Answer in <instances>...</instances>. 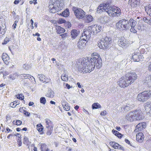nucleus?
<instances>
[{
	"label": "nucleus",
	"mask_w": 151,
	"mask_h": 151,
	"mask_svg": "<svg viewBox=\"0 0 151 151\" xmlns=\"http://www.w3.org/2000/svg\"><path fill=\"white\" fill-rule=\"evenodd\" d=\"M91 56L92 57L83 58L77 60L76 64L78 71L86 73L93 70L95 66L97 68L101 67L102 60L99 55L97 53L95 52L92 54Z\"/></svg>",
	"instance_id": "f257e3e1"
},
{
	"label": "nucleus",
	"mask_w": 151,
	"mask_h": 151,
	"mask_svg": "<svg viewBox=\"0 0 151 151\" xmlns=\"http://www.w3.org/2000/svg\"><path fill=\"white\" fill-rule=\"evenodd\" d=\"M137 78V75L135 73H128L126 74L125 77L121 78L118 83L120 87L124 88L132 83Z\"/></svg>",
	"instance_id": "f03ea898"
},
{
	"label": "nucleus",
	"mask_w": 151,
	"mask_h": 151,
	"mask_svg": "<svg viewBox=\"0 0 151 151\" xmlns=\"http://www.w3.org/2000/svg\"><path fill=\"white\" fill-rule=\"evenodd\" d=\"M91 32L89 30H85L82 34L77 45L78 48L82 49L86 45V42L88 41L91 37Z\"/></svg>",
	"instance_id": "7ed1b4c3"
},
{
	"label": "nucleus",
	"mask_w": 151,
	"mask_h": 151,
	"mask_svg": "<svg viewBox=\"0 0 151 151\" xmlns=\"http://www.w3.org/2000/svg\"><path fill=\"white\" fill-rule=\"evenodd\" d=\"M113 6H110L109 3L103 4L100 5L98 7L97 12L101 13L102 12H106L110 16H114V10H113Z\"/></svg>",
	"instance_id": "20e7f679"
},
{
	"label": "nucleus",
	"mask_w": 151,
	"mask_h": 151,
	"mask_svg": "<svg viewBox=\"0 0 151 151\" xmlns=\"http://www.w3.org/2000/svg\"><path fill=\"white\" fill-rule=\"evenodd\" d=\"M111 38L110 37L106 36L99 41L98 45L100 48L105 49L111 46Z\"/></svg>",
	"instance_id": "39448f33"
},
{
	"label": "nucleus",
	"mask_w": 151,
	"mask_h": 151,
	"mask_svg": "<svg viewBox=\"0 0 151 151\" xmlns=\"http://www.w3.org/2000/svg\"><path fill=\"white\" fill-rule=\"evenodd\" d=\"M116 26L120 30H127L130 29L129 21L125 19L119 20L116 23Z\"/></svg>",
	"instance_id": "423d86ee"
},
{
	"label": "nucleus",
	"mask_w": 151,
	"mask_h": 151,
	"mask_svg": "<svg viewBox=\"0 0 151 151\" xmlns=\"http://www.w3.org/2000/svg\"><path fill=\"white\" fill-rule=\"evenodd\" d=\"M151 96V90L144 91L139 93L137 96L138 100L144 102L147 101Z\"/></svg>",
	"instance_id": "0eeeda50"
},
{
	"label": "nucleus",
	"mask_w": 151,
	"mask_h": 151,
	"mask_svg": "<svg viewBox=\"0 0 151 151\" xmlns=\"http://www.w3.org/2000/svg\"><path fill=\"white\" fill-rule=\"evenodd\" d=\"M52 3L50 4L49 7L50 11L53 13L58 12V8L60 6V2L59 0H52Z\"/></svg>",
	"instance_id": "6e6552de"
},
{
	"label": "nucleus",
	"mask_w": 151,
	"mask_h": 151,
	"mask_svg": "<svg viewBox=\"0 0 151 151\" xmlns=\"http://www.w3.org/2000/svg\"><path fill=\"white\" fill-rule=\"evenodd\" d=\"M73 11L76 17L78 19H82L85 16V12L82 9L73 7L72 8Z\"/></svg>",
	"instance_id": "1a4fd4ad"
},
{
	"label": "nucleus",
	"mask_w": 151,
	"mask_h": 151,
	"mask_svg": "<svg viewBox=\"0 0 151 151\" xmlns=\"http://www.w3.org/2000/svg\"><path fill=\"white\" fill-rule=\"evenodd\" d=\"M89 29L86 30L90 31L91 32V34L93 32V35H96L98 32L100 31L102 29V27L100 26H97L95 24L94 25H92L91 26L88 27Z\"/></svg>",
	"instance_id": "9d476101"
},
{
	"label": "nucleus",
	"mask_w": 151,
	"mask_h": 151,
	"mask_svg": "<svg viewBox=\"0 0 151 151\" xmlns=\"http://www.w3.org/2000/svg\"><path fill=\"white\" fill-rule=\"evenodd\" d=\"M128 41L124 37H122L118 42L119 45L122 48H126L128 46Z\"/></svg>",
	"instance_id": "9b49d317"
},
{
	"label": "nucleus",
	"mask_w": 151,
	"mask_h": 151,
	"mask_svg": "<svg viewBox=\"0 0 151 151\" xmlns=\"http://www.w3.org/2000/svg\"><path fill=\"white\" fill-rule=\"evenodd\" d=\"M129 2L133 9H136L140 4V0H129Z\"/></svg>",
	"instance_id": "f8f14e48"
},
{
	"label": "nucleus",
	"mask_w": 151,
	"mask_h": 151,
	"mask_svg": "<svg viewBox=\"0 0 151 151\" xmlns=\"http://www.w3.org/2000/svg\"><path fill=\"white\" fill-rule=\"evenodd\" d=\"M134 112L135 120H139L143 118L142 112L139 110H136Z\"/></svg>",
	"instance_id": "ddd939ff"
},
{
	"label": "nucleus",
	"mask_w": 151,
	"mask_h": 151,
	"mask_svg": "<svg viewBox=\"0 0 151 151\" xmlns=\"http://www.w3.org/2000/svg\"><path fill=\"white\" fill-rule=\"evenodd\" d=\"M146 123L145 122H142L138 124L136 126L135 131L136 132H139L143 130L146 127Z\"/></svg>",
	"instance_id": "4468645a"
},
{
	"label": "nucleus",
	"mask_w": 151,
	"mask_h": 151,
	"mask_svg": "<svg viewBox=\"0 0 151 151\" xmlns=\"http://www.w3.org/2000/svg\"><path fill=\"white\" fill-rule=\"evenodd\" d=\"M99 21L101 23H106L109 22V17L106 16H102L99 18Z\"/></svg>",
	"instance_id": "2eb2a0df"
},
{
	"label": "nucleus",
	"mask_w": 151,
	"mask_h": 151,
	"mask_svg": "<svg viewBox=\"0 0 151 151\" xmlns=\"http://www.w3.org/2000/svg\"><path fill=\"white\" fill-rule=\"evenodd\" d=\"M144 105L145 111L151 115V102H147Z\"/></svg>",
	"instance_id": "dca6fc26"
},
{
	"label": "nucleus",
	"mask_w": 151,
	"mask_h": 151,
	"mask_svg": "<svg viewBox=\"0 0 151 151\" xmlns=\"http://www.w3.org/2000/svg\"><path fill=\"white\" fill-rule=\"evenodd\" d=\"M144 135L142 132H139L136 135V140L139 142H142L144 140Z\"/></svg>",
	"instance_id": "f3484780"
},
{
	"label": "nucleus",
	"mask_w": 151,
	"mask_h": 151,
	"mask_svg": "<svg viewBox=\"0 0 151 151\" xmlns=\"http://www.w3.org/2000/svg\"><path fill=\"white\" fill-rule=\"evenodd\" d=\"M134 112H129L126 116V118L128 121L132 122L135 120V117H134Z\"/></svg>",
	"instance_id": "a211bd4d"
},
{
	"label": "nucleus",
	"mask_w": 151,
	"mask_h": 151,
	"mask_svg": "<svg viewBox=\"0 0 151 151\" xmlns=\"http://www.w3.org/2000/svg\"><path fill=\"white\" fill-rule=\"evenodd\" d=\"M37 77L41 81L44 83H47L49 81V79L46 78L45 76L42 74H38Z\"/></svg>",
	"instance_id": "6ab92c4d"
},
{
	"label": "nucleus",
	"mask_w": 151,
	"mask_h": 151,
	"mask_svg": "<svg viewBox=\"0 0 151 151\" xmlns=\"http://www.w3.org/2000/svg\"><path fill=\"white\" fill-rule=\"evenodd\" d=\"M2 58L6 65H8L9 64L8 60H9V58L6 53L3 54L2 55Z\"/></svg>",
	"instance_id": "aec40b11"
},
{
	"label": "nucleus",
	"mask_w": 151,
	"mask_h": 151,
	"mask_svg": "<svg viewBox=\"0 0 151 151\" xmlns=\"http://www.w3.org/2000/svg\"><path fill=\"white\" fill-rule=\"evenodd\" d=\"M132 58L134 61L138 62H140L141 60L140 59H142L143 57L141 55H138L134 54L132 55Z\"/></svg>",
	"instance_id": "412c9836"
},
{
	"label": "nucleus",
	"mask_w": 151,
	"mask_h": 151,
	"mask_svg": "<svg viewBox=\"0 0 151 151\" xmlns=\"http://www.w3.org/2000/svg\"><path fill=\"white\" fill-rule=\"evenodd\" d=\"M45 123H46V126L47 129L53 127L52 125V122L50 119H45Z\"/></svg>",
	"instance_id": "4be33fe9"
},
{
	"label": "nucleus",
	"mask_w": 151,
	"mask_h": 151,
	"mask_svg": "<svg viewBox=\"0 0 151 151\" xmlns=\"http://www.w3.org/2000/svg\"><path fill=\"white\" fill-rule=\"evenodd\" d=\"M129 21V24L130 26V27H135L136 25L137 24V21L134 20L133 19H130Z\"/></svg>",
	"instance_id": "5701e85b"
},
{
	"label": "nucleus",
	"mask_w": 151,
	"mask_h": 151,
	"mask_svg": "<svg viewBox=\"0 0 151 151\" xmlns=\"http://www.w3.org/2000/svg\"><path fill=\"white\" fill-rule=\"evenodd\" d=\"M78 31L76 29L72 30L71 32V37L73 38H75L78 36Z\"/></svg>",
	"instance_id": "b1692460"
},
{
	"label": "nucleus",
	"mask_w": 151,
	"mask_h": 151,
	"mask_svg": "<svg viewBox=\"0 0 151 151\" xmlns=\"http://www.w3.org/2000/svg\"><path fill=\"white\" fill-rule=\"evenodd\" d=\"M60 15L65 17H68L69 15V12L68 9H66L62 14H60Z\"/></svg>",
	"instance_id": "393cba45"
},
{
	"label": "nucleus",
	"mask_w": 151,
	"mask_h": 151,
	"mask_svg": "<svg viewBox=\"0 0 151 151\" xmlns=\"http://www.w3.org/2000/svg\"><path fill=\"white\" fill-rule=\"evenodd\" d=\"M56 29L57 30L56 32L59 34L63 33L65 31V30L63 28L59 26L56 27Z\"/></svg>",
	"instance_id": "a878e982"
},
{
	"label": "nucleus",
	"mask_w": 151,
	"mask_h": 151,
	"mask_svg": "<svg viewBox=\"0 0 151 151\" xmlns=\"http://www.w3.org/2000/svg\"><path fill=\"white\" fill-rule=\"evenodd\" d=\"M40 149L41 151H50V150L47 147L46 145L45 144H42L41 145Z\"/></svg>",
	"instance_id": "bb28decb"
},
{
	"label": "nucleus",
	"mask_w": 151,
	"mask_h": 151,
	"mask_svg": "<svg viewBox=\"0 0 151 151\" xmlns=\"http://www.w3.org/2000/svg\"><path fill=\"white\" fill-rule=\"evenodd\" d=\"M149 86L151 85V76H149L146 78L145 82Z\"/></svg>",
	"instance_id": "cd10ccee"
},
{
	"label": "nucleus",
	"mask_w": 151,
	"mask_h": 151,
	"mask_svg": "<svg viewBox=\"0 0 151 151\" xmlns=\"http://www.w3.org/2000/svg\"><path fill=\"white\" fill-rule=\"evenodd\" d=\"M46 96L49 97L53 98L54 96V93L52 90H49L48 93L46 94Z\"/></svg>",
	"instance_id": "c85d7f7f"
},
{
	"label": "nucleus",
	"mask_w": 151,
	"mask_h": 151,
	"mask_svg": "<svg viewBox=\"0 0 151 151\" xmlns=\"http://www.w3.org/2000/svg\"><path fill=\"white\" fill-rule=\"evenodd\" d=\"M37 129L40 132L41 134L42 133V131L43 129V126L41 124H37L36 126Z\"/></svg>",
	"instance_id": "c756f323"
},
{
	"label": "nucleus",
	"mask_w": 151,
	"mask_h": 151,
	"mask_svg": "<svg viewBox=\"0 0 151 151\" xmlns=\"http://www.w3.org/2000/svg\"><path fill=\"white\" fill-rule=\"evenodd\" d=\"M101 106L98 103H94L92 106V108L93 109H97L101 108Z\"/></svg>",
	"instance_id": "7c9ffc66"
},
{
	"label": "nucleus",
	"mask_w": 151,
	"mask_h": 151,
	"mask_svg": "<svg viewBox=\"0 0 151 151\" xmlns=\"http://www.w3.org/2000/svg\"><path fill=\"white\" fill-rule=\"evenodd\" d=\"M145 11L149 14V13L151 12V4H149L147 6L145 7Z\"/></svg>",
	"instance_id": "2f4dec72"
},
{
	"label": "nucleus",
	"mask_w": 151,
	"mask_h": 151,
	"mask_svg": "<svg viewBox=\"0 0 151 151\" xmlns=\"http://www.w3.org/2000/svg\"><path fill=\"white\" fill-rule=\"evenodd\" d=\"M111 145L115 149H117L119 144L114 142H111L110 143Z\"/></svg>",
	"instance_id": "473e14b6"
},
{
	"label": "nucleus",
	"mask_w": 151,
	"mask_h": 151,
	"mask_svg": "<svg viewBox=\"0 0 151 151\" xmlns=\"http://www.w3.org/2000/svg\"><path fill=\"white\" fill-rule=\"evenodd\" d=\"M142 20L145 22L147 23L148 24L150 25L151 23V18L148 19L147 18L144 17L142 19Z\"/></svg>",
	"instance_id": "72a5a7b5"
},
{
	"label": "nucleus",
	"mask_w": 151,
	"mask_h": 151,
	"mask_svg": "<svg viewBox=\"0 0 151 151\" xmlns=\"http://www.w3.org/2000/svg\"><path fill=\"white\" fill-rule=\"evenodd\" d=\"M61 78L62 80L64 81H67L68 80V75L66 74H63L61 76Z\"/></svg>",
	"instance_id": "f704fd0d"
},
{
	"label": "nucleus",
	"mask_w": 151,
	"mask_h": 151,
	"mask_svg": "<svg viewBox=\"0 0 151 151\" xmlns=\"http://www.w3.org/2000/svg\"><path fill=\"white\" fill-rule=\"evenodd\" d=\"M18 75L17 73H15L9 75V77L12 80H14L16 78L18 77Z\"/></svg>",
	"instance_id": "c9c22d12"
},
{
	"label": "nucleus",
	"mask_w": 151,
	"mask_h": 151,
	"mask_svg": "<svg viewBox=\"0 0 151 151\" xmlns=\"http://www.w3.org/2000/svg\"><path fill=\"white\" fill-rule=\"evenodd\" d=\"M53 129V127H51L48 129V131H47L46 133L47 134L49 135H50L52 132Z\"/></svg>",
	"instance_id": "e433bc0d"
},
{
	"label": "nucleus",
	"mask_w": 151,
	"mask_h": 151,
	"mask_svg": "<svg viewBox=\"0 0 151 151\" xmlns=\"http://www.w3.org/2000/svg\"><path fill=\"white\" fill-rule=\"evenodd\" d=\"M21 75V77L22 78H24L25 79L29 78H31V76L29 74L26 75V74H22Z\"/></svg>",
	"instance_id": "4c0bfd02"
},
{
	"label": "nucleus",
	"mask_w": 151,
	"mask_h": 151,
	"mask_svg": "<svg viewBox=\"0 0 151 151\" xmlns=\"http://www.w3.org/2000/svg\"><path fill=\"white\" fill-rule=\"evenodd\" d=\"M86 18L87 20L88 21V22H91L93 20V17L91 15H86Z\"/></svg>",
	"instance_id": "58836bf2"
},
{
	"label": "nucleus",
	"mask_w": 151,
	"mask_h": 151,
	"mask_svg": "<svg viewBox=\"0 0 151 151\" xmlns=\"http://www.w3.org/2000/svg\"><path fill=\"white\" fill-rule=\"evenodd\" d=\"M46 99L44 97H41L40 99V101L41 103L45 104L46 103Z\"/></svg>",
	"instance_id": "ea45409f"
},
{
	"label": "nucleus",
	"mask_w": 151,
	"mask_h": 151,
	"mask_svg": "<svg viewBox=\"0 0 151 151\" xmlns=\"http://www.w3.org/2000/svg\"><path fill=\"white\" fill-rule=\"evenodd\" d=\"M116 15L117 17L119 16L121 13L120 9L118 7L117 8H116Z\"/></svg>",
	"instance_id": "a19ab883"
},
{
	"label": "nucleus",
	"mask_w": 151,
	"mask_h": 151,
	"mask_svg": "<svg viewBox=\"0 0 151 151\" xmlns=\"http://www.w3.org/2000/svg\"><path fill=\"white\" fill-rule=\"evenodd\" d=\"M16 96L17 98L20 100H22L24 99V96L22 94H20Z\"/></svg>",
	"instance_id": "79ce46f5"
},
{
	"label": "nucleus",
	"mask_w": 151,
	"mask_h": 151,
	"mask_svg": "<svg viewBox=\"0 0 151 151\" xmlns=\"http://www.w3.org/2000/svg\"><path fill=\"white\" fill-rule=\"evenodd\" d=\"M24 143L27 145H28L29 143L28 139L27 137H24Z\"/></svg>",
	"instance_id": "37998d69"
},
{
	"label": "nucleus",
	"mask_w": 151,
	"mask_h": 151,
	"mask_svg": "<svg viewBox=\"0 0 151 151\" xmlns=\"http://www.w3.org/2000/svg\"><path fill=\"white\" fill-rule=\"evenodd\" d=\"M64 110L66 111H68L70 110V106L69 105V104L68 103L66 104V105L65 106H64L63 107Z\"/></svg>",
	"instance_id": "c03bdc74"
},
{
	"label": "nucleus",
	"mask_w": 151,
	"mask_h": 151,
	"mask_svg": "<svg viewBox=\"0 0 151 151\" xmlns=\"http://www.w3.org/2000/svg\"><path fill=\"white\" fill-rule=\"evenodd\" d=\"M5 28L4 29V28H2V27L1 26H0V34H1L3 35H4L5 33Z\"/></svg>",
	"instance_id": "a18cd8bd"
},
{
	"label": "nucleus",
	"mask_w": 151,
	"mask_h": 151,
	"mask_svg": "<svg viewBox=\"0 0 151 151\" xmlns=\"http://www.w3.org/2000/svg\"><path fill=\"white\" fill-rule=\"evenodd\" d=\"M131 28L130 29V31L131 32L133 33H136L137 32V31L136 29V27H131Z\"/></svg>",
	"instance_id": "49530a36"
},
{
	"label": "nucleus",
	"mask_w": 151,
	"mask_h": 151,
	"mask_svg": "<svg viewBox=\"0 0 151 151\" xmlns=\"http://www.w3.org/2000/svg\"><path fill=\"white\" fill-rule=\"evenodd\" d=\"M9 40H10L9 38L6 37L4 39V42L2 43V44L3 45L5 44L8 42Z\"/></svg>",
	"instance_id": "de8ad7c7"
},
{
	"label": "nucleus",
	"mask_w": 151,
	"mask_h": 151,
	"mask_svg": "<svg viewBox=\"0 0 151 151\" xmlns=\"http://www.w3.org/2000/svg\"><path fill=\"white\" fill-rule=\"evenodd\" d=\"M63 107L65 106L66 104L68 103V102H66L64 100H62L61 101Z\"/></svg>",
	"instance_id": "09e8293b"
},
{
	"label": "nucleus",
	"mask_w": 151,
	"mask_h": 151,
	"mask_svg": "<svg viewBox=\"0 0 151 151\" xmlns=\"http://www.w3.org/2000/svg\"><path fill=\"white\" fill-rule=\"evenodd\" d=\"M18 105V104H15V103H11L10 104V105L11 107L13 108H14L16 106Z\"/></svg>",
	"instance_id": "8fccbe9b"
},
{
	"label": "nucleus",
	"mask_w": 151,
	"mask_h": 151,
	"mask_svg": "<svg viewBox=\"0 0 151 151\" xmlns=\"http://www.w3.org/2000/svg\"><path fill=\"white\" fill-rule=\"evenodd\" d=\"M23 113H24L25 115H26L28 116H29L30 114L26 110L24 111Z\"/></svg>",
	"instance_id": "3c124183"
},
{
	"label": "nucleus",
	"mask_w": 151,
	"mask_h": 151,
	"mask_svg": "<svg viewBox=\"0 0 151 151\" xmlns=\"http://www.w3.org/2000/svg\"><path fill=\"white\" fill-rule=\"evenodd\" d=\"M112 132L116 136L119 133L117 131L114 129L112 130Z\"/></svg>",
	"instance_id": "603ef678"
},
{
	"label": "nucleus",
	"mask_w": 151,
	"mask_h": 151,
	"mask_svg": "<svg viewBox=\"0 0 151 151\" xmlns=\"http://www.w3.org/2000/svg\"><path fill=\"white\" fill-rule=\"evenodd\" d=\"M117 7H116V6H113V10H114V13H113V15L114 16L116 15V8H117Z\"/></svg>",
	"instance_id": "864d4df0"
},
{
	"label": "nucleus",
	"mask_w": 151,
	"mask_h": 151,
	"mask_svg": "<svg viewBox=\"0 0 151 151\" xmlns=\"http://www.w3.org/2000/svg\"><path fill=\"white\" fill-rule=\"evenodd\" d=\"M126 106H127V107H129L130 109L133 108L134 107L133 105H130L129 104H127Z\"/></svg>",
	"instance_id": "5fc2aeb1"
},
{
	"label": "nucleus",
	"mask_w": 151,
	"mask_h": 151,
	"mask_svg": "<svg viewBox=\"0 0 151 151\" xmlns=\"http://www.w3.org/2000/svg\"><path fill=\"white\" fill-rule=\"evenodd\" d=\"M23 67L26 70H28L29 68L28 66L27 65H26L25 64H24L23 65Z\"/></svg>",
	"instance_id": "6e6d98bb"
},
{
	"label": "nucleus",
	"mask_w": 151,
	"mask_h": 151,
	"mask_svg": "<svg viewBox=\"0 0 151 151\" xmlns=\"http://www.w3.org/2000/svg\"><path fill=\"white\" fill-rule=\"evenodd\" d=\"M15 123H16V124L17 125H20L22 124V121L20 120H17Z\"/></svg>",
	"instance_id": "4d7b16f0"
},
{
	"label": "nucleus",
	"mask_w": 151,
	"mask_h": 151,
	"mask_svg": "<svg viewBox=\"0 0 151 151\" xmlns=\"http://www.w3.org/2000/svg\"><path fill=\"white\" fill-rule=\"evenodd\" d=\"M67 35V33H64L63 34L60 35V36H61L62 38H63L65 37H66V36Z\"/></svg>",
	"instance_id": "13d9d810"
},
{
	"label": "nucleus",
	"mask_w": 151,
	"mask_h": 151,
	"mask_svg": "<svg viewBox=\"0 0 151 151\" xmlns=\"http://www.w3.org/2000/svg\"><path fill=\"white\" fill-rule=\"evenodd\" d=\"M66 21L63 19H60L59 20V22L60 23H64Z\"/></svg>",
	"instance_id": "bf43d9fd"
},
{
	"label": "nucleus",
	"mask_w": 151,
	"mask_h": 151,
	"mask_svg": "<svg viewBox=\"0 0 151 151\" xmlns=\"http://www.w3.org/2000/svg\"><path fill=\"white\" fill-rule=\"evenodd\" d=\"M124 110L125 111H128L129 110L131 109L129 107H127V106H125V107L124 108Z\"/></svg>",
	"instance_id": "052dcab7"
},
{
	"label": "nucleus",
	"mask_w": 151,
	"mask_h": 151,
	"mask_svg": "<svg viewBox=\"0 0 151 151\" xmlns=\"http://www.w3.org/2000/svg\"><path fill=\"white\" fill-rule=\"evenodd\" d=\"M118 148L117 149H120V150H124V148L122 146L120 145H119V144L118 146Z\"/></svg>",
	"instance_id": "680f3d73"
},
{
	"label": "nucleus",
	"mask_w": 151,
	"mask_h": 151,
	"mask_svg": "<svg viewBox=\"0 0 151 151\" xmlns=\"http://www.w3.org/2000/svg\"><path fill=\"white\" fill-rule=\"evenodd\" d=\"M106 114V111H102L101 113V115L102 116H104Z\"/></svg>",
	"instance_id": "e2e57ef3"
},
{
	"label": "nucleus",
	"mask_w": 151,
	"mask_h": 151,
	"mask_svg": "<svg viewBox=\"0 0 151 151\" xmlns=\"http://www.w3.org/2000/svg\"><path fill=\"white\" fill-rule=\"evenodd\" d=\"M148 70L151 71V62L148 63Z\"/></svg>",
	"instance_id": "0e129e2a"
},
{
	"label": "nucleus",
	"mask_w": 151,
	"mask_h": 151,
	"mask_svg": "<svg viewBox=\"0 0 151 151\" xmlns=\"http://www.w3.org/2000/svg\"><path fill=\"white\" fill-rule=\"evenodd\" d=\"M21 0H15L14 2V4H17Z\"/></svg>",
	"instance_id": "69168bd1"
},
{
	"label": "nucleus",
	"mask_w": 151,
	"mask_h": 151,
	"mask_svg": "<svg viewBox=\"0 0 151 151\" xmlns=\"http://www.w3.org/2000/svg\"><path fill=\"white\" fill-rule=\"evenodd\" d=\"M122 136V135L120 133H119L117 135H116L119 138H121Z\"/></svg>",
	"instance_id": "338daca9"
},
{
	"label": "nucleus",
	"mask_w": 151,
	"mask_h": 151,
	"mask_svg": "<svg viewBox=\"0 0 151 151\" xmlns=\"http://www.w3.org/2000/svg\"><path fill=\"white\" fill-rule=\"evenodd\" d=\"M65 86L68 89H69L70 88V86L68 83L66 84Z\"/></svg>",
	"instance_id": "774afa93"
}]
</instances>
